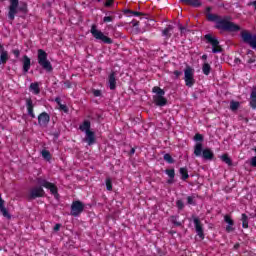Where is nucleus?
Masks as SVG:
<instances>
[{
	"label": "nucleus",
	"instance_id": "13d9d810",
	"mask_svg": "<svg viewBox=\"0 0 256 256\" xmlns=\"http://www.w3.org/2000/svg\"><path fill=\"white\" fill-rule=\"evenodd\" d=\"M59 229H61V225H55V226H54V231H55V232H58Z\"/></svg>",
	"mask_w": 256,
	"mask_h": 256
},
{
	"label": "nucleus",
	"instance_id": "c756f323",
	"mask_svg": "<svg viewBox=\"0 0 256 256\" xmlns=\"http://www.w3.org/2000/svg\"><path fill=\"white\" fill-rule=\"evenodd\" d=\"M166 175H168L169 179H175V169H166Z\"/></svg>",
	"mask_w": 256,
	"mask_h": 256
},
{
	"label": "nucleus",
	"instance_id": "69168bd1",
	"mask_svg": "<svg viewBox=\"0 0 256 256\" xmlns=\"http://www.w3.org/2000/svg\"><path fill=\"white\" fill-rule=\"evenodd\" d=\"M242 227H243V229H248L249 226L248 225H243Z\"/></svg>",
	"mask_w": 256,
	"mask_h": 256
},
{
	"label": "nucleus",
	"instance_id": "c03bdc74",
	"mask_svg": "<svg viewBox=\"0 0 256 256\" xmlns=\"http://www.w3.org/2000/svg\"><path fill=\"white\" fill-rule=\"evenodd\" d=\"M234 230H235L234 226H232V225L226 226V233H231Z\"/></svg>",
	"mask_w": 256,
	"mask_h": 256
},
{
	"label": "nucleus",
	"instance_id": "2f4dec72",
	"mask_svg": "<svg viewBox=\"0 0 256 256\" xmlns=\"http://www.w3.org/2000/svg\"><path fill=\"white\" fill-rule=\"evenodd\" d=\"M176 207L178 211H183L185 209V203H183V200H177Z\"/></svg>",
	"mask_w": 256,
	"mask_h": 256
},
{
	"label": "nucleus",
	"instance_id": "412c9836",
	"mask_svg": "<svg viewBox=\"0 0 256 256\" xmlns=\"http://www.w3.org/2000/svg\"><path fill=\"white\" fill-rule=\"evenodd\" d=\"M179 173L181 175L182 181H187V178L189 177V170L187 169V167L180 168Z\"/></svg>",
	"mask_w": 256,
	"mask_h": 256
},
{
	"label": "nucleus",
	"instance_id": "864d4df0",
	"mask_svg": "<svg viewBox=\"0 0 256 256\" xmlns=\"http://www.w3.org/2000/svg\"><path fill=\"white\" fill-rule=\"evenodd\" d=\"M251 6H253L254 9H256V0L248 3V7H251Z\"/></svg>",
	"mask_w": 256,
	"mask_h": 256
},
{
	"label": "nucleus",
	"instance_id": "ddd939ff",
	"mask_svg": "<svg viewBox=\"0 0 256 256\" xmlns=\"http://www.w3.org/2000/svg\"><path fill=\"white\" fill-rule=\"evenodd\" d=\"M83 142L87 143V145H95L97 143V138L95 137V132L89 131L85 133V137L83 138Z\"/></svg>",
	"mask_w": 256,
	"mask_h": 256
},
{
	"label": "nucleus",
	"instance_id": "9d476101",
	"mask_svg": "<svg viewBox=\"0 0 256 256\" xmlns=\"http://www.w3.org/2000/svg\"><path fill=\"white\" fill-rule=\"evenodd\" d=\"M83 211H85V204H83V202L79 200L72 202L70 211V215H72V217H79Z\"/></svg>",
	"mask_w": 256,
	"mask_h": 256
},
{
	"label": "nucleus",
	"instance_id": "f257e3e1",
	"mask_svg": "<svg viewBox=\"0 0 256 256\" xmlns=\"http://www.w3.org/2000/svg\"><path fill=\"white\" fill-rule=\"evenodd\" d=\"M36 183L39 186L31 188L27 195L29 201L45 197V190L43 187L50 190L51 195H54L55 199H59V189L57 188V185L47 181V179L43 177L36 178Z\"/></svg>",
	"mask_w": 256,
	"mask_h": 256
},
{
	"label": "nucleus",
	"instance_id": "f704fd0d",
	"mask_svg": "<svg viewBox=\"0 0 256 256\" xmlns=\"http://www.w3.org/2000/svg\"><path fill=\"white\" fill-rule=\"evenodd\" d=\"M242 225H249V217L247 214H242L241 216Z\"/></svg>",
	"mask_w": 256,
	"mask_h": 256
},
{
	"label": "nucleus",
	"instance_id": "bb28decb",
	"mask_svg": "<svg viewBox=\"0 0 256 256\" xmlns=\"http://www.w3.org/2000/svg\"><path fill=\"white\" fill-rule=\"evenodd\" d=\"M202 72L204 75H209L211 73V65H209V63H204L202 66Z\"/></svg>",
	"mask_w": 256,
	"mask_h": 256
},
{
	"label": "nucleus",
	"instance_id": "7c9ffc66",
	"mask_svg": "<svg viewBox=\"0 0 256 256\" xmlns=\"http://www.w3.org/2000/svg\"><path fill=\"white\" fill-rule=\"evenodd\" d=\"M239 106H240V104L237 101H231L230 102L231 111H237V109H239Z\"/></svg>",
	"mask_w": 256,
	"mask_h": 256
},
{
	"label": "nucleus",
	"instance_id": "603ef678",
	"mask_svg": "<svg viewBox=\"0 0 256 256\" xmlns=\"http://www.w3.org/2000/svg\"><path fill=\"white\" fill-rule=\"evenodd\" d=\"M167 183H168V185H173V183H175V178H169L167 180Z\"/></svg>",
	"mask_w": 256,
	"mask_h": 256
},
{
	"label": "nucleus",
	"instance_id": "37998d69",
	"mask_svg": "<svg viewBox=\"0 0 256 256\" xmlns=\"http://www.w3.org/2000/svg\"><path fill=\"white\" fill-rule=\"evenodd\" d=\"M194 225H201V220H199V217L192 216Z\"/></svg>",
	"mask_w": 256,
	"mask_h": 256
},
{
	"label": "nucleus",
	"instance_id": "393cba45",
	"mask_svg": "<svg viewBox=\"0 0 256 256\" xmlns=\"http://www.w3.org/2000/svg\"><path fill=\"white\" fill-rule=\"evenodd\" d=\"M221 159L224 163H226V165H229V167H231V165H233V160L230 159L228 154H223L221 156Z\"/></svg>",
	"mask_w": 256,
	"mask_h": 256
},
{
	"label": "nucleus",
	"instance_id": "338daca9",
	"mask_svg": "<svg viewBox=\"0 0 256 256\" xmlns=\"http://www.w3.org/2000/svg\"><path fill=\"white\" fill-rule=\"evenodd\" d=\"M248 67H249V69H253V66H251V65H249Z\"/></svg>",
	"mask_w": 256,
	"mask_h": 256
},
{
	"label": "nucleus",
	"instance_id": "4d7b16f0",
	"mask_svg": "<svg viewBox=\"0 0 256 256\" xmlns=\"http://www.w3.org/2000/svg\"><path fill=\"white\" fill-rule=\"evenodd\" d=\"M175 219H177L175 216L171 217V221H173L174 225H181V223L175 222Z\"/></svg>",
	"mask_w": 256,
	"mask_h": 256
},
{
	"label": "nucleus",
	"instance_id": "a211bd4d",
	"mask_svg": "<svg viewBox=\"0 0 256 256\" xmlns=\"http://www.w3.org/2000/svg\"><path fill=\"white\" fill-rule=\"evenodd\" d=\"M181 3L185 5H190V7L199 8L203 5L201 0H180Z\"/></svg>",
	"mask_w": 256,
	"mask_h": 256
},
{
	"label": "nucleus",
	"instance_id": "6ab92c4d",
	"mask_svg": "<svg viewBox=\"0 0 256 256\" xmlns=\"http://www.w3.org/2000/svg\"><path fill=\"white\" fill-rule=\"evenodd\" d=\"M80 131L83 133H89L91 131V121L85 120L80 126H79Z\"/></svg>",
	"mask_w": 256,
	"mask_h": 256
},
{
	"label": "nucleus",
	"instance_id": "c9c22d12",
	"mask_svg": "<svg viewBox=\"0 0 256 256\" xmlns=\"http://www.w3.org/2000/svg\"><path fill=\"white\" fill-rule=\"evenodd\" d=\"M125 13H129L130 15H134V17H139L141 15H145L141 12H137V11H132V10H125Z\"/></svg>",
	"mask_w": 256,
	"mask_h": 256
},
{
	"label": "nucleus",
	"instance_id": "8fccbe9b",
	"mask_svg": "<svg viewBox=\"0 0 256 256\" xmlns=\"http://www.w3.org/2000/svg\"><path fill=\"white\" fill-rule=\"evenodd\" d=\"M113 5V0H106L105 7H111Z\"/></svg>",
	"mask_w": 256,
	"mask_h": 256
},
{
	"label": "nucleus",
	"instance_id": "5fc2aeb1",
	"mask_svg": "<svg viewBox=\"0 0 256 256\" xmlns=\"http://www.w3.org/2000/svg\"><path fill=\"white\" fill-rule=\"evenodd\" d=\"M55 103H57V105H59V107H60L61 106V97H56Z\"/></svg>",
	"mask_w": 256,
	"mask_h": 256
},
{
	"label": "nucleus",
	"instance_id": "4be33fe9",
	"mask_svg": "<svg viewBox=\"0 0 256 256\" xmlns=\"http://www.w3.org/2000/svg\"><path fill=\"white\" fill-rule=\"evenodd\" d=\"M196 234L199 236L200 240H205V232L203 230V226L201 225H196Z\"/></svg>",
	"mask_w": 256,
	"mask_h": 256
},
{
	"label": "nucleus",
	"instance_id": "20e7f679",
	"mask_svg": "<svg viewBox=\"0 0 256 256\" xmlns=\"http://www.w3.org/2000/svg\"><path fill=\"white\" fill-rule=\"evenodd\" d=\"M90 33L92 37L96 39V41H99L100 43H104V45H113V39L105 35L103 31L97 29V25L93 24L91 26Z\"/></svg>",
	"mask_w": 256,
	"mask_h": 256
},
{
	"label": "nucleus",
	"instance_id": "09e8293b",
	"mask_svg": "<svg viewBox=\"0 0 256 256\" xmlns=\"http://www.w3.org/2000/svg\"><path fill=\"white\" fill-rule=\"evenodd\" d=\"M3 207H5V200H3L0 194V209H3Z\"/></svg>",
	"mask_w": 256,
	"mask_h": 256
},
{
	"label": "nucleus",
	"instance_id": "39448f33",
	"mask_svg": "<svg viewBox=\"0 0 256 256\" xmlns=\"http://www.w3.org/2000/svg\"><path fill=\"white\" fill-rule=\"evenodd\" d=\"M194 155L196 157H203L205 161H213L215 154L210 148L203 150V143L199 142L194 146Z\"/></svg>",
	"mask_w": 256,
	"mask_h": 256
},
{
	"label": "nucleus",
	"instance_id": "49530a36",
	"mask_svg": "<svg viewBox=\"0 0 256 256\" xmlns=\"http://www.w3.org/2000/svg\"><path fill=\"white\" fill-rule=\"evenodd\" d=\"M250 165L251 167H256V156L251 158Z\"/></svg>",
	"mask_w": 256,
	"mask_h": 256
},
{
	"label": "nucleus",
	"instance_id": "0eeeda50",
	"mask_svg": "<svg viewBox=\"0 0 256 256\" xmlns=\"http://www.w3.org/2000/svg\"><path fill=\"white\" fill-rule=\"evenodd\" d=\"M204 39L206 40V43L212 46V53H223V48L219 45V39H217V37L212 36L211 34H206L204 35Z\"/></svg>",
	"mask_w": 256,
	"mask_h": 256
},
{
	"label": "nucleus",
	"instance_id": "ea45409f",
	"mask_svg": "<svg viewBox=\"0 0 256 256\" xmlns=\"http://www.w3.org/2000/svg\"><path fill=\"white\" fill-rule=\"evenodd\" d=\"M194 141H200V143L203 142V135L199 133L195 134Z\"/></svg>",
	"mask_w": 256,
	"mask_h": 256
},
{
	"label": "nucleus",
	"instance_id": "2eb2a0df",
	"mask_svg": "<svg viewBox=\"0 0 256 256\" xmlns=\"http://www.w3.org/2000/svg\"><path fill=\"white\" fill-rule=\"evenodd\" d=\"M108 85L111 91H115V89H117V78L115 77V72H112L108 76Z\"/></svg>",
	"mask_w": 256,
	"mask_h": 256
},
{
	"label": "nucleus",
	"instance_id": "6e6552de",
	"mask_svg": "<svg viewBox=\"0 0 256 256\" xmlns=\"http://www.w3.org/2000/svg\"><path fill=\"white\" fill-rule=\"evenodd\" d=\"M184 81L186 87H193L195 85V70L191 66H187L184 70Z\"/></svg>",
	"mask_w": 256,
	"mask_h": 256
},
{
	"label": "nucleus",
	"instance_id": "c85d7f7f",
	"mask_svg": "<svg viewBox=\"0 0 256 256\" xmlns=\"http://www.w3.org/2000/svg\"><path fill=\"white\" fill-rule=\"evenodd\" d=\"M163 159L164 161H166V163H169L170 165L175 163V159H173V157L169 153L165 154Z\"/></svg>",
	"mask_w": 256,
	"mask_h": 256
},
{
	"label": "nucleus",
	"instance_id": "4468645a",
	"mask_svg": "<svg viewBox=\"0 0 256 256\" xmlns=\"http://www.w3.org/2000/svg\"><path fill=\"white\" fill-rule=\"evenodd\" d=\"M0 65H5L9 61V52L3 49V45L0 44Z\"/></svg>",
	"mask_w": 256,
	"mask_h": 256
},
{
	"label": "nucleus",
	"instance_id": "72a5a7b5",
	"mask_svg": "<svg viewBox=\"0 0 256 256\" xmlns=\"http://www.w3.org/2000/svg\"><path fill=\"white\" fill-rule=\"evenodd\" d=\"M106 189L107 191H113V184L111 178L106 179Z\"/></svg>",
	"mask_w": 256,
	"mask_h": 256
},
{
	"label": "nucleus",
	"instance_id": "bf43d9fd",
	"mask_svg": "<svg viewBox=\"0 0 256 256\" xmlns=\"http://www.w3.org/2000/svg\"><path fill=\"white\" fill-rule=\"evenodd\" d=\"M234 63H236V65L241 64V59H239V58H235Z\"/></svg>",
	"mask_w": 256,
	"mask_h": 256
},
{
	"label": "nucleus",
	"instance_id": "aec40b11",
	"mask_svg": "<svg viewBox=\"0 0 256 256\" xmlns=\"http://www.w3.org/2000/svg\"><path fill=\"white\" fill-rule=\"evenodd\" d=\"M250 107L256 109V88H253L250 94Z\"/></svg>",
	"mask_w": 256,
	"mask_h": 256
},
{
	"label": "nucleus",
	"instance_id": "58836bf2",
	"mask_svg": "<svg viewBox=\"0 0 256 256\" xmlns=\"http://www.w3.org/2000/svg\"><path fill=\"white\" fill-rule=\"evenodd\" d=\"M224 221H225V223H227L229 225H233V219H231V216H229V215L224 216Z\"/></svg>",
	"mask_w": 256,
	"mask_h": 256
},
{
	"label": "nucleus",
	"instance_id": "dca6fc26",
	"mask_svg": "<svg viewBox=\"0 0 256 256\" xmlns=\"http://www.w3.org/2000/svg\"><path fill=\"white\" fill-rule=\"evenodd\" d=\"M22 64H23V73H29V69H31V58L29 56L24 55L22 57Z\"/></svg>",
	"mask_w": 256,
	"mask_h": 256
},
{
	"label": "nucleus",
	"instance_id": "774afa93",
	"mask_svg": "<svg viewBox=\"0 0 256 256\" xmlns=\"http://www.w3.org/2000/svg\"><path fill=\"white\" fill-rule=\"evenodd\" d=\"M98 2H101V0H97Z\"/></svg>",
	"mask_w": 256,
	"mask_h": 256
},
{
	"label": "nucleus",
	"instance_id": "473e14b6",
	"mask_svg": "<svg viewBox=\"0 0 256 256\" xmlns=\"http://www.w3.org/2000/svg\"><path fill=\"white\" fill-rule=\"evenodd\" d=\"M187 205H197V202L195 201V195L187 197Z\"/></svg>",
	"mask_w": 256,
	"mask_h": 256
},
{
	"label": "nucleus",
	"instance_id": "a19ab883",
	"mask_svg": "<svg viewBox=\"0 0 256 256\" xmlns=\"http://www.w3.org/2000/svg\"><path fill=\"white\" fill-rule=\"evenodd\" d=\"M0 211L3 214L4 217H10L9 216V211L7 210V208H5V207L0 208Z\"/></svg>",
	"mask_w": 256,
	"mask_h": 256
},
{
	"label": "nucleus",
	"instance_id": "79ce46f5",
	"mask_svg": "<svg viewBox=\"0 0 256 256\" xmlns=\"http://www.w3.org/2000/svg\"><path fill=\"white\" fill-rule=\"evenodd\" d=\"M174 75V79H179L180 75H183V72L179 71V70H175L173 72Z\"/></svg>",
	"mask_w": 256,
	"mask_h": 256
},
{
	"label": "nucleus",
	"instance_id": "5701e85b",
	"mask_svg": "<svg viewBox=\"0 0 256 256\" xmlns=\"http://www.w3.org/2000/svg\"><path fill=\"white\" fill-rule=\"evenodd\" d=\"M171 31H173V25H168V26L162 31L163 37H166V39H169V38L171 37Z\"/></svg>",
	"mask_w": 256,
	"mask_h": 256
},
{
	"label": "nucleus",
	"instance_id": "a878e982",
	"mask_svg": "<svg viewBox=\"0 0 256 256\" xmlns=\"http://www.w3.org/2000/svg\"><path fill=\"white\" fill-rule=\"evenodd\" d=\"M18 11H19L20 13L27 14L28 11H29V9L27 8V3L21 2V3H20V6L18 7Z\"/></svg>",
	"mask_w": 256,
	"mask_h": 256
},
{
	"label": "nucleus",
	"instance_id": "cd10ccee",
	"mask_svg": "<svg viewBox=\"0 0 256 256\" xmlns=\"http://www.w3.org/2000/svg\"><path fill=\"white\" fill-rule=\"evenodd\" d=\"M41 155H42L43 159H45L46 161H51V152H49V150L43 149L41 151Z\"/></svg>",
	"mask_w": 256,
	"mask_h": 256
},
{
	"label": "nucleus",
	"instance_id": "423d86ee",
	"mask_svg": "<svg viewBox=\"0 0 256 256\" xmlns=\"http://www.w3.org/2000/svg\"><path fill=\"white\" fill-rule=\"evenodd\" d=\"M152 93H156L153 96V101L158 107H165L167 105V98H165V90L159 86H155L152 89Z\"/></svg>",
	"mask_w": 256,
	"mask_h": 256
},
{
	"label": "nucleus",
	"instance_id": "052dcab7",
	"mask_svg": "<svg viewBox=\"0 0 256 256\" xmlns=\"http://www.w3.org/2000/svg\"><path fill=\"white\" fill-rule=\"evenodd\" d=\"M129 155L130 156L135 155V148H131V150L129 152Z\"/></svg>",
	"mask_w": 256,
	"mask_h": 256
},
{
	"label": "nucleus",
	"instance_id": "e2e57ef3",
	"mask_svg": "<svg viewBox=\"0 0 256 256\" xmlns=\"http://www.w3.org/2000/svg\"><path fill=\"white\" fill-rule=\"evenodd\" d=\"M202 60H203V61H207V54H203V55H202Z\"/></svg>",
	"mask_w": 256,
	"mask_h": 256
},
{
	"label": "nucleus",
	"instance_id": "f8f14e48",
	"mask_svg": "<svg viewBox=\"0 0 256 256\" xmlns=\"http://www.w3.org/2000/svg\"><path fill=\"white\" fill-rule=\"evenodd\" d=\"M49 121H51V116L47 112H42L38 116V125L40 127H47L49 125Z\"/></svg>",
	"mask_w": 256,
	"mask_h": 256
},
{
	"label": "nucleus",
	"instance_id": "6e6d98bb",
	"mask_svg": "<svg viewBox=\"0 0 256 256\" xmlns=\"http://www.w3.org/2000/svg\"><path fill=\"white\" fill-rule=\"evenodd\" d=\"M255 61H256L255 58H249L247 63H248V65H251V64L255 63Z\"/></svg>",
	"mask_w": 256,
	"mask_h": 256
},
{
	"label": "nucleus",
	"instance_id": "0e129e2a",
	"mask_svg": "<svg viewBox=\"0 0 256 256\" xmlns=\"http://www.w3.org/2000/svg\"><path fill=\"white\" fill-rule=\"evenodd\" d=\"M206 11L209 13L211 11V7H207Z\"/></svg>",
	"mask_w": 256,
	"mask_h": 256
},
{
	"label": "nucleus",
	"instance_id": "f3484780",
	"mask_svg": "<svg viewBox=\"0 0 256 256\" xmlns=\"http://www.w3.org/2000/svg\"><path fill=\"white\" fill-rule=\"evenodd\" d=\"M26 107L29 117H31V119H35V113L33 112L35 106L33 105V100H31V98L26 99Z\"/></svg>",
	"mask_w": 256,
	"mask_h": 256
},
{
	"label": "nucleus",
	"instance_id": "1a4fd4ad",
	"mask_svg": "<svg viewBox=\"0 0 256 256\" xmlns=\"http://www.w3.org/2000/svg\"><path fill=\"white\" fill-rule=\"evenodd\" d=\"M241 39L243 43H246V45H249L252 49H256V34H251L244 30L241 32Z\"/></svg>",
	"mask_w": 256,
	"mask_h": 256
},
{
	"label": "nucleus",
	"instance_id": "9b49d317",
	"mask_svg": "<svg viewBox=\"0 0 256 256\" xmlns=\"http://www.w3.org/2000/svg\"><path fill=\"white\" fill-rule=\"evenodd\" d=\"M19 13V0H10L8 19L15 21V16Z\"/></svg>",
	"mask_w": 256,
	"mask_h": 256
},
{
	"label": "nucleus",
	"instance_id": "a18cd8bd",
	"mask_svg": "<svg viewBox=\"0 0 256 256\" xmlns=\"http://www.w3.org/2000/svg\"><path fill=\"white\" fill-rule=\"evenodd\" d=\"M13 55H15L16 58H19V56L21 55V51H19V49H15L12 51Z\"/></svg>",
	"mask_w": 256,
	"mask_h": 256
},
{
	"label": "nucleus",
	"instance_id": "b1692460",
	"mask_svg": "<svg viewBox=\"0 0 256 256\" xmlns=\"http://www.w3.org/2000/svg\"><path fill=\"white\" fill-rule=\"evenodd\" d=\"M30 89L33 91L34 95H39V93H41V90L39 89V83L37 82L31 83Z\"/></svg>",
	"mask_w": 256,
	"mask_h": 256
},
{
	"label": "nucleus",
	"instance_id": "680f3d73",
	"mask_svg": "<svg viewBox=\"0 0 256 256\" xmlns=\"http://www.w3.org/2000/svg\"><path fill=\"white\" fill-rule=\"evenodd\" d=\"M180 31H181V33H185V31H187V29L183 26H180Z\"/></svg>",
	"mask_w": 256,
	"mask_h": 256
},
{
	"label": "nucleus",
	"instance_id": "7ed1b4c3",
	"mask_svg": "<svg viewBox=\"0 0 256 256\" xmlns=\"http://www.w3.org/2000/svg\"><path fill=\"white\" fill-rule=\"evenodd\" d=\"M47 52L43 49L37 50V61L38 65L44 69L47 73H51L53 71V65L51 64V61L47 58Z\"/></svg>",
	"mask_w": 256,
	"mask_h": 256
},
{
	"label": "nucleus",
	"instance_id": "de8ad7c7",
	"mask_svg": "<svg viewBox=\"0 0 256 256\" xmlns=\"http://www.w3.org/2000/svg\"><path fill=\"white\" fill-rule=\"evenodd\" d=\"M93 95L94 97H101V90H94Z\"/></svg>",
	"mask_w": 256,
	"mask_h": 256
},
{
	"label": "nucleus",
	"instance_id": "4c0bfd02",
	"mask_svg": "<svg viewBox=\"0 0 256 256\" xmlns=\"http://www.w3.org/2000/svg\"><path fill=\"white\" fill-rule=\"evenodd\" d=\"M59 110L63 111L64 113H69V107H67L65 104H60Z\"/></svg>",
	"mask_w": 256,
	"mask_h": 256
},
{
	"label": "nucleus",
	"instance_id": "e433bc0d",
	"mask_svg": "<svg viewBox=\"0 0 256 256\" xmlns=\"http://www.w3.org/2000/svg\"><path fill=\"white\" fill-rule=\"evenodd\" d=\"M113 21H115V16H105L103 18V23H111Z\"/></svg>",
	"mask_w": 256,
	"mask_h": 256
},
{
	"label": "nucleus",
	"instance_id": "3c124183",
	"mask_svg": "<svg viewBox=\"0 0 256 256\" xmlns=\"http://www.w3.org/2000/svg\"><path fill=\"white\" fill-rule=\"evenodd\" d=\"M131 25H132V27H138L139 21H137V20H132V21H131Z\"/></svg>",
	"mask_w": 256,
	"mask_h": 256
},
{
	"label": "nucleus",
	"instance_id": "f03ea898",
	"mask_svg": "<svg viewBox=\"0 0 256 256\" xmlns=\"http://www.w3.org/2000/svg\"><path fill=\"white\" fill-rule=\"evenodd\" d=\"M207 21L215 23V29L218 31H226L227 33H237L241 31V26L231 21L230 16H219L218 14L208 13L206 15Z\"/></svg>",
	"mask_w": 256,
	"mask_h": 256
}]
</instances>
